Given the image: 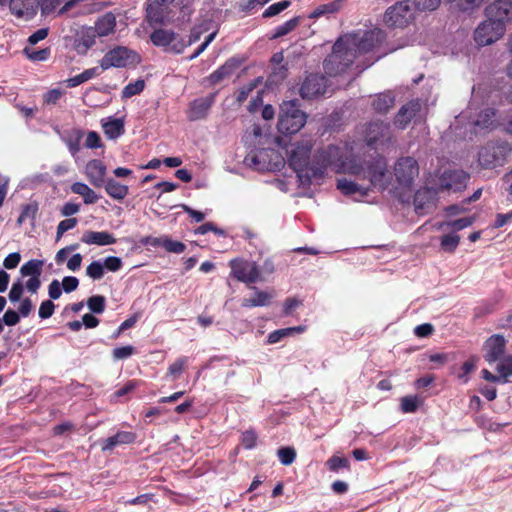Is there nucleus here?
<instances>
[{
	"instance_id": "30",
	"label": "nucleus",
	"mask_w": 512,
	"mask_h": 512,
	"mask_svg": "<svg viewBox=\"0 0 512 512\" xmlns=\"http://www.w3.org/2000/svg\"><path fill=\"white\" fill-rule=\"evenodd\" d=\"M116 19L112 13H107L101 17L95 24L93 30L97 36H107L114 31Z\"/></svg>"
},
{
	"instance_id": "2",
	"label": "nucleus",
	"mask_w": 512,
	"mask_h": 512,
	"mask_svg": "<svg viewBox=\"0 0 512 512\" xmlns=\"http://www.w3.org/2000/svg\"><path fill=\"white\" fill-rule=\"evenodd\" d=\"M377 35V32L365 31L359 34H347L340 37L333 46L329 62H333L341 56L339 52L342 51L343 45L348 49L346 63L354 61L358 54L366 53L374 47Z\"/></svg>"
},
{
	"instance_id": "24",
	"label": "nucleus",
	"mask_w": 512,
	"mask_h": 512,
	"mask_svg": "<svg viewBox=\"0 0 512 512\" xmlns=\"http://www.w3.org/2000/svg\"><path fill=\"white\" fill-rule=\"evenodd\" d=\"M56 132L60 135L61 140L67 145L68 150L72 156H75L80 151V142L83 138V131L80 129H72L60 133L59 129Z\"/></svg>"
},
{
	"instance_id": "27",
	"label": "nucleus",
	"mask_w": 512,
	"mask_h": 512,
	"mask_svg": "<svg viewBox=\"0 0 512 512\" xmlns=\"http://www.w3.org/2000/svg\"><path fill=\"white\" fill-rule=\"evenodd\" d=\"M344 7V0H333L328 3L318 5L310 14V18L321 16L330 17L339 12Z\"/></svg>"
},
{
	"instance_id": "31",
	"label": "nucleus",
	"mask_w": 512,
	"mask_h": 512,
	"mask_svg": "<svg viewBox=\"0 0 512 512\" xmlns=\"http://www.w3.org/2000/svg\"><path fill=\"white\" fill-rule=\"evenodd\" d=\"M236 68V63L234 61H227L222 66H220L216 71H214L210 76L206 79L209 81L211 85H216L223 81L224 79L231 76Z\"/></svg>"
},
{
	"instance_id": "23",
	"label": "nucleus",
	"mask_w": 512,
	"mask_h": 512,
	"mask_svg": "<svg viewBox=\"0 0 512 512\" xmlns=\"http://www.w3.org/2000/svg\"><path fill=\"white\" fill-rule=\"evenodd\" d=\"M214 96L194 100L188 112V118L192 121L202 119L212 106Z\"/></svg>"
},
{
	"instance_id": "39",
	"label": "nucleus",
	"mask_w": 512,
	"mask_h": 512,
	"mask_svg": "<svg viewBox=\"0 0 512 512\" xmlns=\"http://www.w3.org/2000/svg\"><path fill=\"white\" fill-rule=\"evenodd\" d=\"M42 267H43V261L33 259V260H30L22 265V267L20 269V273L23 277L29 276L31 278V277L41 276Z\"/></svg>"
},
{
	"instance_id": "14",
	"label": "nucleus",
	"mask_w": 512,
	"mask_h": 512,
	"mask_svg": "<svg viewBox=\"0 0 512 512\" xmlns=\"http://www.w3.org/2000/svg\"><path fill=\"white\" fill-rule=\"evenodd\" d=\"M365 139L368 145L375 147L387 143L391 139L389 125L382 121L371 122L366 128Z\"/></svg>"
},
{
	"instance_id": "28",
	"label": "nucleus",
	"mask_w": 512,
	"mask_h": 512,
	"mask_svg": "<svg viewBox=\"0 0 512 512\" xmlns=\"http://www.w3.org/2000/svg\"><path fill=\"white\" fill-rule=\"evenodd\" d=\"M337 188L345 195L354 196L355 200H360L367 195V189L345 178L337 181Z\"/></svg>"
},
{
	"instance_id": "57",
	"label": "nucleus",
	"mask_w": 512,
	"mask_h": 512,
	"mask_svg": "<svg viewBox=\"0 0 512 512\" xmlns=\"http://www.w3.org/2000/svg\"><path fill=\"white\" fill-rule=\"evenodd\" d=\"M135 352V348L131 345L118 347L113 350V357L116 360L127 359L132 356Z\"/></svg>"
},
{
	"instance_id": "51",
	"label": "nucleus",
	"mask_w": 512,
	"mask_h": 512,
	"mask_svg": "<svg viewBox=\"0 0 512 512\" xmlns=\"http://www.w3.org/2000/svg\"><path fill=\"white\" fill-rule=\"evenodd\" d=\"M186 363L187 357H180L179 359H177L174 363H172L169 366L168 376H172L173 379L178 378L181 375Z\"/></svg>"
},
{
	"instance_id": "18",
	"label": "nucleus",
	"mask_w": 512,
	"mask_h": 512,
	"mask_svg": "<svg viewBox=\"0 0 512 512\" xmlns=\"http://www.w3.org/2000/svg\"><path fill=\"white\" fill-rule=\"evenodd\" d=\"M468 175L462 170H446L439 178L442 189L460 191L466 186Z\"/></svg>"
},
{
	"instance_id": "21",
	"label": "nucleus",
	"mask_w": 512,
	"mask_h": 512,
	"mask_svg": "<svg viewBox=\"0 0 512 512\" xmlns=\"http://www.w3.org/2000/svg\"><path fill=\"white\" fill-rule=\"evenodd\" d=\"M81 241L87 245L107 246L116 243V238L108 231H85Z\"/></svg>"
},
{
	"instance_id": "60",
	"label": "nucleus",
	"mask_w": 512,
	"mask_h": 512,
	"mask_svg": "<svg viewBox=\"0 0 512 512\" xmlns=\"http://www.w3.org/2000/svg\"><path fill=\"white\" fill-rule=\"evenodd\" d=\"M55 305L51 300L43 301L39 307V317L42 319H47L51 317L54 313Z\"/></svg>"
},
{
	"instance_id": "59",
	"label": "nucleus",
	"mask_w": 512,
	"mask_h": 512,
	"mask_svg": "<svg viewBox=\"0 0 512 512\" xmlns=\"http://www.w3.org/2000/svg\"><path fill=\"white\" fill-rule=\"evenodd\" d=\"M164 248L168 252L180 254L184 252L185 250V244L180 241H175L167 237V239L164 242Z\"/></svg>"
},
{
	"instance_id": "17",
	"label": "nucleus",
	"mask_w": 512,
	"mask_h": 512,
	"mask_svg": "<svg viewBox=\"0 0 512 512\" xmlns=\"http://www.w3.org/2000/svg\"><path fill=\"white\" fill-rule=\"evenodd\" d=\"M422 103L419 100H412L403 105L397 113L394 124L400 129H405L416 117L421 116Z\"/></svg>"
},
{
	"instance_id": "12",
	"label": "nucleus",
	"mask_w": 512,
	"mask_h": 512,
	"mask_svg": "<svg viewBox=\"0 0 512 512\" xmlns=\"http://www.w3.org/2000/svg\"><path fill=\"white\" fill-rule=\"evenodd\" d=\"M486 19L495 23L506 24L512 22V0H496L485 8Z\"/></svg>"
},
{
	"instance_id": "26",
	"label": "nucleus",
	"mask_w": 512,
	"mask_h": 512,
	"mask_svg": "<svg viewBox=\"0 0 512 512\" xmlns=\"http://www.w3.org/2000/svg\"><path fill=\"white\" fill-rule=\"evenodd\" d=\"M103 187L105 192L114 200L121 201L129 194V187L114 178H107Z\"/></svg>"
},
{
	"instance_id": "38",
	"label": "nucleus",
	"mask_w": 512,
	"mask_h": 512,
	"mask_svg": "<svg viewBox=\"0 0 512 512\" xmlns=\"http://www.w3.org/2000/svg\"><path fill=\"white\" fill-rule=\"evenodd\" d=\"M372 105L376 111L385 113L394 105V97L389 93L379 94L374 98Z\"/></svg>"
},
{
	"instance_id": "15",
	"label": "nucleus",
	"mask_w": 512,
	"mask_h": 512,
	"mask_svg": "<svg viewBox=\"0 0 512 512\" xmlns=\"http://www.w3.org/2000/svg\"><path fill=\"white\" fill-rule=\"evenodd\" d=\"M231 269L234 277L245 283H254L260 276L258 266L250 261H231Z\"/></svg>"
},
{
	"instance_id": "8",
	"label": "nucleus",
	"mask_w": 512,
	"mask_h": 512,
	"mask_svg": "<svg viewBox=\"0 0 512 512\" xmlns=\"http://www.w3.org/2000/svg\"><path fill=\"white\" fill-rule=\"evenodd\" d=\"M151 42L164 49L166 52L179 54L187 46L186 41L171 30L156 29L150 35Z\"/></svg>"
},
{
	"instance_id": "29",
	"label": "nucleus",
	"mask_w": 512,
	"mask_h": 512,
	"mask_svg": "<svg viewBox=\"0 0 512 512\" xmlns=\"http://www.w3.org/2000/svg\"><path fill=\"white\" fill-rule=\"evenodd\" d=\"M414 205L416 212L419 214H423L425 210L432 208L434 205L433 192L429 189L418 190L414 197Z\"/></svg>"
},
{
	"instance_id": "61",
	"label": "nucleus",
	"mask_w": 512,
	"mask_h": 512,
	"mask_svg": "<svg viewBox=\"0 0 512 512\" xmlns=\"http://www.w3.org/2000/svg\"><path fill=\"white\" fill-rule=\"evenodd\" d=\"M23 284L20 281L14 282L9 291V300L11 302H18L23 294Z\"/></svg>"
},
{
	"instance_id": "32",
	"label": "nucleus",
	"mask_w": 512,
	"mask_h": 512,
	"mask_svg": "<svg viewBox=\"0 0 512 512\" xmlns=\"http://www.w3.org/2000/svg\"><path fill=\"white\" fill-rule=\"evenodd\" d=\"M174 0H152L147 7V17L151 22L162 23L164 19V6Z\"/></svg>"
},
{
	"instance_id": "37",
	"label": "nucleus",
	"mask_w": 512,
	"mask_h": 512,
	"mask_svg": "<svg viewBox=\"0 0 512 512\" xmlns=\"http://www.w3.org/2000/svg\"><path fill=\"white\" fill-rule=\"evenodd\" d=\"M499 360L496 366L498 377H501L500 382L507 383L508 378L512 376V356H505Z\"/></svg>"
},
{
	"instance_id": "50",
	"label": "nucleus",
	"mask_w": 512,
	"mask_h": 512,
	"mask_svg": "<svg viewBox=\"0 0 512 512\" xmlns=\"http://www.w3.org/2000/svg\"><path fill=\"white\" fill-rule=\"evenodd\" d=\"M87 305L92 312L100 314L105 309V298L101 295L92 296L88 299Z\"/></svg>"
},
{
	"instance_id": "36",
	"label": "nucleus",
	"mask_w": 512,
	"mask_h": 512,
	"mask_svg": "<svg viewBox=\"0 0 512 512\" xmlns=\"http://www.w3.org/2000/svg\"><path fill=\"white\" fill-rule=\"evenodd\" d=\"M100 74V69L98 67L89 68L82 73L69 78L67 80V84L69 87H76Z\"/></svg>"
},
{
	"instance_id": "5",
	"label": "nucleus",
	"mask_w": 512,
	"mask_h": 512,
	"mask_svg": "<svg viewBox=\"0 0 512 512\" xmlns=\"http://www.w3.org/2000/svg\"><path fill=\"white\" fill-rule=\"evenodd\" d=\"M243 162L254 170L270 171L283 165V158L273 149H259L247 154Z\"/></svg>"
},
{
	"instance_id": "53",
	"label": "nucleus",
	"mask_w": 512,
	"mask_h": 512,
	"mask_svg": "<svg viewBox=\"0 0 512 512\" xmlns=\"http://www.w3.org/2000/svg\"><path fill=\"white\" fill-rule=\"evenodd\" d=\"M289 5H290V1H288V0H283L278 3H274V4L270 5L264 11L263 16L266 18L275 16V15L279 14L280 12H282L283 10H285L286 8H288Z\"/></svg>"
},
{
	"instance_id": "41",
	"label": "nucleus",
	"mask_w": 512,
	"mask_h": 512,
	"mask_svg": "<svg viewBox=\"0 0 512 512\" xmlns=\"http://www.w3.org/2000/svg\"><path fill=\"white\" fill-rule=\"evenodd\" d=\"M475 126L481 128H489L495 124V111L492 108H486L480 112L478 117L473 121Z\"/></svg>"
},
{
	"instance_id": "35",
	"label": "nucleus",
	"mask_w": 512,
	"mask_h": 512,
	"mask_svg": "<svg viewBox=\"0 0 512 512\" xmlns=\"http://www.w3.org/2000/svg\"><path fill=\"white\" fill-rule=\"evenodd\" d=\"M272 298V295L264 291H256L254 297L246 298L242 301L243 307H259L267 306Z\"/></svg>"
},
{
	"instance_id": "47",
	"label": "nucleus",
	"mask_w": 512,
	"mask_h": 512,
	"mask_svg": "<svg viewBox=\"0 0 512 512\" xmlns=\"http://www.w3.org/2000/svg\"><path fill=\"white\" fill-rule=\"evenodd\" d=\"M144 87H145V82H144V80H141V79H138L133 83H129L122 90V97L130 98L136 94H139L140 92L143 91Z\"/></svg>"
},
{
	"instance_id": "10",
	"label": "nucleus",
	"mask_w": 512,
	"mask_h": 512,
	"mask_svg": "<svg viewBox=\"0 0 512 512\" xmlns=\"http://www.w3.org/2000/svg\"><path fill=\"white\" fill-rule=\"evenodd\" d=\"M414 18L410 1H401L387 9L384 15L385 23L390 27H404Z\"/></svg>"
},
{
	"instance_id": "1",
	"label": "nucleus",
	"mask_w": 512,
	"mask_h": 512,
	"mask_svg": "<svg viewBox=\"0 0 512 512\" xmlns=\"http://www.w3.org/2000/svg\"><path fill=\"white\" fill-rule=\"evenodd\" d=\"M310 140H302L287 148V159L290 167L296 172L302 185H309L312 178L323 176L328 167H333L338 173H357L356 166L343 162L347 146L328 145L319 149L310 160L312 149Z\"/></svg>"
},
{
	"instance_id": "11",
	"label": "nucleus",
	"mask_w": 512,
	"mask_h": 512,
	"mask_svg": "<svg viewBox=\"0 0 512 512\" xmlns=\"http://www.w3.org/2000/svg\"><path fill=\"white\" fill-rule=\"evenodd\" d=\"M505 31L502 24H495L485 19L474 30V40L478 46H488L501 39Z\"/></svg>"
},
{
	"instance_id": "54",
	"label": "nucleus",
	"mask_w": 512,
	"mask_h": 512,
	"mask_svg": "<svg viewBox=\"0 0 512 512\" xmlns=\"http://www.w3.org/2000/svg\"><path fill=\"white\" fill-rule=\"evenodd\" d=\"M327 466L331 471H338L340 468H348L349 467V461L347 458L339 457V456H332L327 461Z\"/></svg>"
},
{
	"instance_id": "25",
	"label": "nucleus",
	"mask_w": 512,
	"mask_h": 512,
	"mask_svg": "<svg viewBox=\"0 0 512 512\" xmlns=\"http://www.w3.org/2000/svg\"><path fill=\"white\" fill-rule=\"evenodd\" d=\"M135 435L131 432L121 431L116 433L115 435L108 437L103 441L102 451H112L116 446L123 444H130L134 442Z\"/></svg>"
},
{
	"instance_id": "13",
	"label": "nucleus",
	"mask_w": 512,
	"mask_h": 512,
	"mask_svg": "<svg viewBox=\"0 0 512 512\" xmlns=\"http://www.w3.org/2000/svg\"><path fill=\"white\" fill-rule=\"evenodd\" d=\"M327 89V80L319 74H311L306 77L300 87V95L303 99H314L323 95Z\"/></svg>"
},
{
	"instance_id": "22",
	"label": "nucleus",
	"mask_w": 512,
	"mask_h": 512,
	"mask_svg": "<svg viewBox=\"0 0 512 512\" xmlns=\"http://www.w3.org/2000/svg\"><path fill=\"white\" fill-rule=\"evenodd\" d=\"M341 50L342 51L339 52L341 56H339L337 60L329 62L332 56L331 53L324 61V70L330 76H336L344 72L346 68H348L353 63V61H349L348 63H346L348 49H346L345 45L342 46Z\"/></svg>"
},
{
	"instance_id": "64",
	"label": "nucleus",
	"mask_w": 512,
	"mask_h": 512,
	"mask_svg": "<svg viewBox=\"0 0 512 512\" xmlns=\"http://www.w3.org/2000/svg\"><path fill=\"white\" fill-rule=\"evenodd\" d=\"M79 281L74 276H66L62 280V288L66 293H70L77 289Z\"/></svg>"
},
{
	"instance_id": "3",
	"label": "nucleus",
	"mask_w": 512,
	"mask_h": 512,
	"mask_svg": "<svg viewBox=\"0 0 512 512\" xmlns=\"http://www.w3.org/2000/svg\"><path fill=\"white\" fill-rule=\"evenodd\" d=\"M306 123V114L301 111L296 101H286L281 106L278 130L283 134L297 133Z\"/></svg>"
},
{
	"instance_id": "33",
	"label": "nucleus",
	"mask_w": 512,
	"mask_h": 512,
	"mask_svg": "<svg viewBox=\"0 0 512 512\" xmlns=\"http://www.w3.org/2000/svg\"><path fill=\"white\" fill-rule=\"evenodd\" d=\"M71 191L74 194L83 197L85 204H94L99 200V196L95 191L83 182H75L71 185Z\"/></svg>"
},
{
	"instance_id": "43",
	"label": "nucleus",
	"mask_w": 512,
	"mask_h": 512,
	"mask_svg": "<svg viewBox=\"0 0 512 512\" xmlns=\"http://www.w3.org/2000/svg\"><path fill=\"white\" fill-rule=\"evenodd\" d=\"M305 330V327L303 326H296V327H290V328H284L279 329L276 331H273L268 336V342L271 344L277 343L280 341L283 337L289 336L293 333H302Z\"/></svg>"
},
{
	"instance_id": "6",
	"label": "nucleus",
	"mask_w": 512,
	"mask_h": 512,
	"mask_svg": "<svg viewBox=\"0 0 512 512\" xmlns=\"http://www.w3.org/2000/svg\"><path fill=\"white\" fill-rule=\"evenodd\" d=\"M139 61L140 57L136 52L126 47H117L104 55L100 61V67L101 70H106L111 67H127L135 65Z\"/></svg>"
},
{
	"instance_id": "55",
	"label": "nucleus",
	"mask_w": 512,
	"mask_h": 512,
	"mask_svg": "<svg viewBox=\"0 0 512 512\" xmlns=\"http://www.w3.org/2000/svg\"><path fill=\"white\" fill-rule=\"evenodd\" d=\"M441 0H414V6L420 11H433L438 8Z\"/></svg>"
},
{
	"instance_id": "42",
	"label": "nucleus",
	"mask_w": 512,
	"mask_h": 512,
	"mask_svg": "<svg viewBox=\"0 0 512 512\" xmlns=\"http://www.w3.org/2000/svg\"><path fill=\"white\" fill-rule=\"evenodd\" d=\"M473 221H474V219L471 217L460 218V219H457L454 221H445V222H441L438 224V229H440V230L452 229L454 231H459V230H462V229L472 225Z\"/></svg>"
},
{
	"instance_id": "49",
	"label": "nucleus",
	"mask_w": 512,
	"mask_h": 512,
	"mask_svg": "<svg viewBox=\"0 0 512 512\" xmlns=\"http://www.w3.org/2000/svg\"><path fill=\"white\" fill-rule=\"evenodd\" d=\"M460 241V237L456 234H446L441 238V247L443 250L453 252Z\"/></svg>"
},
{
	"instance_id": "48",
	"label": "nucleus",
	"mask_w": 512,
	"mask_h": 512,
	"mask_svg": "<svg viewBox=\"0 0 512 512\" xmlns=\"http://www.w3.org/2000/svg\"><path fill=\"white\" fill-rule=\"evenodd\" d=\"M278 458L283 465H291L296 458V451L291 447H282L277 452Z\"/></svg>"
},
{
	"instance_id": "63",
	"label": "nucleus",
	"mask_w": 512,
	"mask_h": 512,
	"mask_svg": "<svg viewBox=\"0 0 512 512\" xmlns=\"http://www.w3.org/2000/svg\"><path fill=\"white\" fill-rule=\"evenodd\" d=\"M96 36L97 35H96V33H95V31L93 30L92 27L87 28L83 32V35L81 36V42H82V44L84 45V47L86 49L90 48L94 44Z\"/></svg>"
},
{
	"instance_id": "34",
	"label": "nucleus",
	"mask_w": 512,
	"mask_h": 512,
	"mask_svg": "<svg viewBox=\"0 0 512 512\" xmlns=\"http://www.w3.org/2000/svg\"><path fill=\"white\" fill-rule=\"evenodd\" d=\"M105 135L109 139H116L124 133V122L121 119H109L102 124Z\"/></svg>"
},
{
	"instance_id": "19",
	"label": "nucleus",
	"mask_w": 512,
	"mask_h": 512,
	"mask_svg": "<svg viewBox=\"0 0 512 512\" xmlns=\"http://www.w3.org/2000/svg\"><path fill=\"white\" fill-rule=\"evenodd\" d=\"M38 0H10L9 7L13 15L25 21L31 20L38 10Z\"/></svg>"
},
{
	"instance_id": "62",
	"label": "nucleus",
	"mask_w": 512,
	"mask_h": 512,
	"mask_svg": "<svg viewBox=\"0 0 512 512\" xmlns=\"http://www.w3.org/2000/svg\"><path fill=\"white\" fill-rule=\"evenodd\" d=\"M257 435L254 431H245L242 434L241 442L246 449H252L256 445Z\"/></svg>"
},
{
	"instance_id": "46",
	"label": "nucleus",
	"mask_w": 512,
	"mask_h": 512,
	"mask_svg": "<svg viewBox=\"0 0 512 512\" xmlns=\"http://www.w3.org/2000/svg\"><path fill=\"white\" fill-rule=\"evenodd\" d=\"M104 265L102 261H93L86 268V275L93 280H100L104 276Z\"/></svg>"
},
{
	"instance_id": "45",
	"label": "nucleus",
	"mask_w": 512,
	"mask_h": 512,
	"mask_svg": "<svg viewBox=\"0 0 512 512\" xmlns=\"http://www.w3.org/2000/svg\"><path fill=\"white\" fill-rule=\"evenodd\" d=\"M298 24H299L298 17H294V18L286 21L282 25H279L278 27L275 28L272 38H279V37H282V36L288 34L292 30H294Z\"/></svg>"
},
{
	"instance_id": "52",
	"label": "nucleus",
	"mask_w": 512,
	"mask_h": 512,
	"mask_svg": "<svg viewBox=\"0 0 512 512\" xmlns=\"http://www.w3.org/2000/svg\"><path fill=\"white\" fill-rule=\"evenodd\" d=\"M102 265H104V270L106 269L110 272H117L122 268L123 262L119 257L108 256L103 260Z\"/></svg>"
},
{
	"instance_id": "20",
	"label": "nucleus",
	"mask_w": 512,
	"mask_h": 512,
	"mask_svg": "<svg viewBox=\"0 0 512 512\" xmlns=\"http://www.w3.org/2000/svg\"><path fill=\"white\" fill-rule=\"evenodd\" d=\"M506 341L501 335H493L485 342L486 353L484 358L487 362L493 363L504 354Z\"/></svg>"
},
{
	"instance_id": "40",
	"label": "nucleus",
	"mask_w": 512,
	"mask_h": 512,
	"mask_svg": "<svg viewBox=\"0 0 512 512\" xmlns=\"http://www.w3.org/2000/svg\"><path fill=\"white\" fill-rule=\"evenodd\" d=\"M38 212V204L30 202L22 206L21 214L17 219V224L22 225L26 221L34 222Z\"/></svg>"
},
{
	"instance_id": "58",
	"label": "nucleus",
	"mask_w": 512,
	"mask_h": 512,
	"mask_svg": "<svg viewBox=\"0 0 512 512\" xmlns=\"http://www.w3.org/2000/svg\"><path fill=\"white\" fill-rule=\"evenodd\" d=\"M77 224L76 218H69L61 221L57 226V239H60L62 235L68 230L73 229Z\"/></svg>"
},
{
	"instance_id": "9",
	"label": "nucleus",
	"mask_w": 512,
	"mask_h": 512,
	"mask_svg": "<svg viewBox=\"0 0 512 512\" xmlns=\"http://www.w3.org/2000/svg\"><path fill=\"white\" fill-rule=\"evenodd\" d=\"M343 162L349 163L350 165L358 168L359 171L354 173L355 175L363 173L364 177L370 178V181L374 186L378 185L380 187H384L387 164L383 157L377 156L373 163L369 164L366 168L357 164L354 159L346 158L345 160L343 159Z\"/></svg>"
},
{
	"instance_id": "44",
	"label": "nucleus",
	"mask_w": 512,
	"mask_h": 512,
	"mask_svg": "<svg viewBox=\"0 0 512 512\" xmlns=\"http://www.w3.org/2000/svg\"><path fill=\"white\" fill-rule=\"evenodd\" d=\"M422 404V399L417 396H405L401 398L400 407L404 413H414Z\"/></svg>"
},
{
	"instance_id": "56",
	"label": "nucleus",
	"mask_w": 512,
	"mask_h": 512,
	"mask_svg": "<svg viewBox=\"0 0 512 512\" xmlns=\"http://www.w3.org/2000/svg\"><path fill=\"white\" fill-rule=\"evenodd\" d=\"M25 54L30 60L33 61H44L49 57V49L31 50L29 48L24 49Z\"/></svg>"
},
{
	"instance_id": "7",
	"label": "nucleus",
	"mask_w": 512,
	"mask_h": 512,
	"mask_svg": "<svg viewBox=\"0 0 512 512\" xmlns=\"http://www.w3.org/2000/svg\"><path fill=\"white\" fill-rule=\"evenodd\" d=\"M394 175L399 187L410 189L419 175L417 161L410 156L400 158L394 166Z\"/></svg>"
},
{
	"instance_id": "16",
	"label": "nucleus",
	"mask_w": 512,
	"mask_h": 512,
	"mask_svg": "<svg viewBox=\"0 0 512 512\" xmlns=\"http://www.w3.org/2000/svg\"><path fill=\"white\" fill-rule=\"evenodd\" d=\"M84 174L92 186L100 188L107 180V167L101 160L92 159L85 165Z\"/></svg>"
},
{
	"instance_id": "4",
	"label": "nucleus",
	"mask_w": 512,
	"mask_h": 512,
	"mask_svg": "<svg viewBox=\"0 0 512 512\" xmlns=\"http://www.w3.org/2000/svg\"><path fill=\"white\" fill-rule=\"evenodd\" d=\"M511 146L505 141L489 142L479 152V162L486 168L502 166L511 154Z\"/></svg>"
}]
</instances>
